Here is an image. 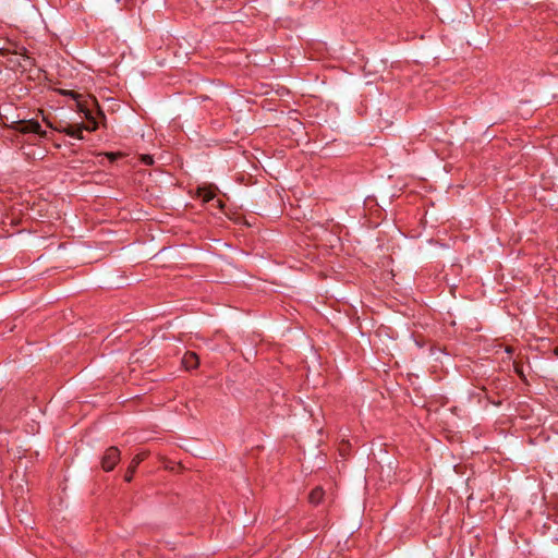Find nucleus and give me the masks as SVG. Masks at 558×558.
Instances as JSON below:
<instances>
[{
	"label": "nucleus",
	"mask_w": 558,
	"mask_h": 558,
	"mask_svg": "<svg viewBox=\"0 0 558 558\" xmlns=\"http://www.w3.org/2000/svg\"><path fill=\"white\" fill-rule=\"evenodd\" d=\"M8 54L20 56L21 59L17 61V65L23 70H28L35 66V59L27 53V49L14 41H8Z\"/></svg>",
	"instance_id": "nucleus-3"
},
{
	"label": "nucleus",
	"mask_w": 558,
	"mask_h": 558,
	"mask_svg": "<svg viewBox=\"0 0 558 558\" xmlns=\"http://www.w3.org/2000/svg\"><path fill=\"white\" fill-rule=\"evenodd\" d=\"M11 128L22 134H37L46 137L47 132L41 129L40 123L35 119L13 121Z\"/></svg>",
	"instance_id": "nucleus-2"
},
{
	"label": "nucleus",
	"mask_w": 558,
	"mask_h": 558,
	"mask_svg": "<svg viewBox=\"0 0 558 558\" xmlns=\"http://www.w3.org/2000/svg\"><path fill=\"white\" fill-rule=\"evenodd\" d=\"M47 125L49 128H52L54 129L56 131L60 132V133H64L71 137H74V138H77V140H83V131H89V132H93V131H96L97 128H98V123L95 119V117L93 116V118L90 120H87L88 123L87 124H84V123H81V124H77V125H72V124H66L64 126L62 125H59V126H53L49 121L45 120Z\"/></svg>",
	"instance_id": "nucleus-1"
},
{
	"label": "nucleus",
	"mask_w": 558,
	"mask_h": 558,
	"mask_svg": "<svg viewBox=\"0 0 558 558\" xmlns=\"http://www.w3.org/2000/svg\"><path fill=\"white\" fill-rule=\"evenodd\" d=\"M182 364L185 367V369H187V371L195 369L199 364L197 354L194 352L187 351L182 359Z\"/></svg>",
	"instance_id": "nucleus-7"
},
{
	"label": "nucleus",
	"mask_w": 558,
	"mask_h": 558,
	"mask_svg": "<svg viewBox=\"0 0 558 558\" xmlns=\"http://www.w3.org/2000/svg\"><path fill=\"white\" fill-rule=\"evenodd\" d=\"M323 497H324V490L322 487L318 486L311 490V493L308 495V501L312 505L316 506L323 500Z\"/></svg>",
	"instance_id": "nucleus-8"
},
{
	"label": "nucleus",
	"mask_w": 558,
	"mask_h": 558,
	"mask_svg": "<svg viewBox=\"0 0 558 558\" xmlns=\"http://www.w3.org/2000/svg\"><path fill=\"white\" fill-rule=\"evenodd\" d=\"M120 457H121V453H120V450L112 446V447H109L102 458H101V468L104 471L106 472H110L114 469V466L118 464V462L120 461Z\"/></svg>",
	"instance_id": "nucleus-4"
},
{
	"label": "nucleus",
	"mask_w": 558,
	"mask_h": 558,
	"mask_svg": "<svg viewBox=\"0 0 558 558\" xmlns=\"http://www.w3.org/2000/svg\"><path fill=\"white\" fill-rule=\"evenodd\" d=\"M60 94L74 99L77 112L83 113L86 120H90L93 118V111L87 107L85 101L81 100L82 96L78 93L71 89H61Z\"/></svg>",
	"instance_id": "nucleus-5"
},
{
	"label": "nucleus",
	"mask_w": 558,
	"mask_h": 558,
	"mask_svg": "<svg viewBox=\"0 0 558 558\" xmlns=\"http://www.w3.org/2000/svg\"><path fill=\"white\" fill-rule=\"evenodd\" d=\"M98 112H99V114H100L102 118H105L104 112H101L100 110H99Z\"/></svg>",
	"instance_id": "nucleus-11"
},
{
	"label": "nucleus",
	"mask_w": 558,
	"mask_h": 558,
	"mask_svg": "<svg viewBox=\"0 0 558 558\" xmlns=\"http://www.w3.org/2000/svg\"><path fill=\"white\" fill-rule=\"evenodd\" d=\"M0 56H8V41L3 45H0Z\"/></svg>",
	"instance_id": "nucleus-10"
},
{
	"label": "nucleus",
	"mask_w": 558,
	"mask_h": 558,
	"mask_svg": "<svg viewBox=\"0 0 558 558\" xmlns=\"http://www.w3.org/2000/svg\"><path fill=\"white\" fill-rule=\"evenodd\" d=\"M141 160L146 166H151L154 163V158L150 155H143L141 157Z\"/></svg>",
	"instance_id": "nucleus-9"
},
{
	"label": "nucleus",
	"mask_w": 558,
	"mask_h": 558,
	"mask_svg": "<svg viewBox=\"0 0 558 558\" xmlns=\"http://www.w3.org/2000/svg\"><path fill=\"white\" fill-rule=\"evenodd\" d=\"M145 457H146V454L143 452V453H138V454H136V456L132 459V461H131L130 465L128 466L126 472H125V474H124V481H125V482H131V481H132L133 475H134V473H135V471H136L137 466H138V465H140V463L145 459Z\"/></svg>",
	"instance_id": "nucleus-6"
},
{
	"label": "nucleus",
	"mask_w": 558,
	"mask_h": 558,
	"mask_svg": "<svg viewBox=\"0 0 558 558\" xmlns=\"http://www.w3.org/2000/svg\"><path fill=\"white\" fill-rule=\"evenodd\" d=\"M109 156H110L112 159H116L114 154H110Z\"/></svg>",
	"instance_id": "nucleus-12"
}]
</instances>
